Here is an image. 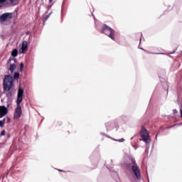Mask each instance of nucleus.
Listing matches in <instances>:
<instances>
[{"mask_svg":"<svg viewBox=\"0 0 182 182\" xmlns=\"http://www.w3.org/2000/svg\"><path fill=\"white\" fill-rule=\"evenodd\" d=\"M23 88L22 87H18L16 105L17 107L14 112V119H21V116H22V108L21 107V103H22V100H23Z\"/></svg>","mask_w":182,"mask_h":182,"instance_id":"nucleus-1","label":"nucleus"},{"mask_svg":"<svg viewBox=\"0 0 182 182\" xmlns=\"http://www.w3.org/2000/svg\"><path fill=\"white\" fill-rule=\"evenodd\" d=\"M102 32L112 41L115 40L114 36H116V31L109 26L104 24L102 28Z\"/></svg>","mask_w":182,"mask_h":182,"instance_id":"nucleus-2","label":"nucleus"},{"mask_svg":"<svg viewBox=\"0 0 182 182\" xmlns=\"http://www.w3.org/2000/svg\"><path fill=\"white\" fill-rule=\"evenodd\" d=\"M14 85V78L11 75H6L4 80V90L5 92H9Z\"/></svg>","mask_w":182,"mask_h":182,"instance_id":"nucleus-3","label":"nucleus"},{"mask_svg":"<svg viewBox=\"0 0 182 182\" xmlns=\"http://www.w3.org/2000/svg\"><path fill=\"white\" fill-rule=\"evenodd\" d=\"M131 161H132V164H133L132 167L133 173L134 174L136 180H141V174L140 173V169H139V166H137L136 160L131 159Z\"/></svg>","mask_w":182,"mask_h":182,"instance_id":"nucleus-4","label":"nucleus"},{"mask_svg":"<svg viewBox=\"0 0 182 182\" xmlns=\"http://www.w3.org/2000/svg\"><path fill=\"white\" fill-rule=\"evenodd\" d=\"M141 137L142 138L143 141L146 144L150 143V136H149V132L146 128H142L141 131Z\"/></svg>","mask_w":182,"mask_h":182,"instance_id":"nucleus-5","label":"nucleus"},{"mask_svg":"<svg viewBox=\"0 0 182 182\" xmlns=\"http://www.w3.org/2000/svg\"><path fill=\"white\" fill-rule=\"evenodd\" d=\"M8 65H10L9 71L11 73H14V71L16 69V58H10Z\"/></svg>","mask_w":182,"mask_h":182,"instance_id":"nucleus-6","label":"nucleus"},{"mask_svg":"<svg viewBox=\"0 0 182 182\" xmlns=\"http://www.w3.org/2000/svg\"><path fill=\"white\" fill-rule=\"evenodd\" d=\"M12 18V13H4L0 16V22H6Z\"/></svg>","mask_w":182,"mask_h":182,"instance_id":"nucleus-7","label":"nucleus"},{"mask_svg":"<svg viewBox=\"0 0 182 182\" xmlns=\"http://www.w3.org/2000/svg\"><path fill=\"white\" fill-rule=\"evenodd\" d=\"M28 50V41H23L20 48V53H24Z\"/></svg>","mask_w":182,"mask_h":182,"instance_id":"nucleus-8","label":"nucleus"},{"mask_svg":"<svg viewBox=\"0 0 182 182\" xmlns=\"http://www.w3.org/2000/svg\"><path fill=\"white\" fill-rule=\"evenodd\" d=\"M8 113V109L4 107H0V119H2V117H4V116H6V114H7Z\"/></svg>","mask_w":182,"mask_h":182,"instance_id":"nucleus-9","label":"nucleus"},{"mask_svg":"<svg viewBox=\"0 0 182 182\" xmlns=\"http://www.w3.org/2000/svg\"><path fill=\"white\" fill-rule=\"evenodd\" d=\"M11 56H13V58H16V56H18V49L15 48L11 52Z\"/></svg>","mask_w":182,"mask_h":182,"instance_id":"nucleus-10","label":"nucleus"},{"mask_svg":"<svg viewBox=\"0 0 182 182\" xmlns=\"http://www.w3.org/2000/svg\"><path fill=\"white\" fill-rule=\"evenodd\" d=\"M5 124V119H2L0 121V127H4Z\"/></svg>","mask_w":182,"mask_h":182,"instance_id":"nucleus-11","label":"nucleus"},{"mask_svg":"<svg viewBox=\"0 0 182 182\" xmlns=\"http://www.w3.org/2000/svg\"><path fill=\"white\" fill-rule=\"evenodd\" d=\"M112 140H114V141H119V143H123V141H124V139H123V138H122L120 139H112Z\"/></svg>","mask_w":182,"mask_h":182,"instance_id":"nucleus-12","label":"nucleus"},{"mask_svg":"<svg viewBox=\"0 0 182 182\" xmlns=\"http://www.w3.org/2000/svg\"><path fill=\"white\" fill-rule=\"evenodd\" d=\"M19 77V73H15L14 75V79H18Z\"/></svg>","mask_w":182,"mask_h":182,"instance_id":"nucleus-13","label":"nucleus"},{"mask_svg":"<svg viewBox=\"0 0 182 182\" xmlns=\"http://www.w3.org/2000/svg\"><path fill=\"white\" fill-rule=\"evenodd\" d=\"M23 66H24L23 63H21V64H20V70H23Z\"/></svg>","mask_w":182,"mask_h":182,"instance_id":"nucleus-14","label":"nucleus"},{"mask_svg":"<svg viewBox=\"0 0 182 182\" xmlns=\"http://www.w3.org/2000/svg\"><path fill=\"white\" fill-rule=\"evenodd\" d=\"M49 16H50V15L47 16L44 18V20H43V23H45V22H46V21H48V19H49Z\"/></svg>","mask_w":182,"mask_h":182,"instance_id":"nucleus-15","label":"nucleus"},{"mask_svg":"<svg viewBox=\"0 0 182 182\" xmlns=\"http://www.w3.org/2000/svg\"><path fill=\"white\" fill-rule=\"evenodd\" d=\"M109 126H110V123L107 122V123L105 124V127H106L107 130H109Z\"/></svg>","mask_w":182,"mask_h":182,"instance_id":"nucleus-16","label":"nucleus"},{"mask_svg":"<svg viewBox=\"0 0 182 182\" xmlns=\"http://www.w3.org/2000/svg\"><path fill=\"white\" fill-rule=\"evenodd\" d=\"M1 136H5V130H3L1 133Z\"/></svg>","mask_w":182,"mask_h":182,"instance_id":"nucleus-17","label":"nucleus"},{"mask_svg":"<svg viewBox=\"0 0 182 182\" xmlns=\"http://www.w3.org/2000/svg\"><path fill=\"white\" fill-rule=\"evenodd\" d=\"M6 0H0V4H4V2H6Z\"/></svg>","mask_w":182,"mask_h":182,"instance_id":"nucleus-18","label":"nucleus"},{"mask_svg":"<svg viewBox=\"0 0 182 182\" xmlns=\"http://www.w3.org/2000/svg\"><path fill=\"white\" fill-rule=\"evenodd\" d=\"M156 55H164V53H155Z\"/></svg>","mask_w":182,"mask_h":182,"instance_id":"nucleus-19","label":"nucleus"},{"mask_svg":"<svg viewBox=\"0 0 182 182\" xmlns=\"http://www.w3.org/2000/svg\"><path fill=\"white\" fill-rule=\"evenodd\" d=\"M173 113L177 114L178 113L177 109H173Z\"/></svg>","mask_w":182,"mask_h":182,"instance_id":"nucleus-20","label":"nucleus"},{"mask_svg":"<svg viewBox=\"0 0 182 182\" xmlns=\"http://www.w3.org/2000/svg\"><path fill=\"white\" fill-rule=\"evenodd\" d=\"M16 0H10L11 2H15Z\"/></svg>","mask_w":182,"mask_h":182,"instance_id":"nucleus-21","label":"nucleus"},{"mask_svg":"<svg viewBox=\"0 0 182 182\" xmlns=\"http://www.w3.org/2000/svg\"><path fill=\"white\" fill-rule=\"evenodd\" d=\"M26 35H29V32L28 31L26 33Z\"/></svg>","mask_w":182,"mask_h":182,"instance_id":"nucleus-22","label":"nucleus"},{"mask_svg":"<svg viewBox=\"0 0 182 182\" xmlns=\"http://www.w3.org/2000/svg\"><path fill=\"white\" fill-rule=\"evenodd\" d=\"M101 134H102V136H105V134H104V133H101Z\"/></svg>","mask_w":182,"mask_h":182,"instance_id":"nucleus-23","label":"nucleus"},{"mask_svg":"<svg viewBox=\"0 0 182 182\" xmlns=\"http://www.w3.org/2000/svg\"><path fill=\"white\" fill-rule=\"evenodd\" d=\"M52 1H53V0H49L50 2H52Z\"/></svg>","mask_w":182,"mask_h":182,"instance_id":"nucleus-24","label":"nucleus"},{"mask_svg":"<svg viewBox=\"0 0 182 182\" xmlns=\"http://www.w3.org/2000/svg\"><path fill=\"white\" fill-rule=\"evenodd\" d=\"M155 139H157V135L156 136Z\"/></svg>","mask_w":182,"mask_h":182,"instance_id":"nucleus-25","label":"nucleus"},{"mask_svg":"<svg viewBox=\"0 0 182 182\" xmlns=\"http://www.w3.org/2000/svg\"><path fill=\"white\" fill-rule=\"evenodd\" d=\"M131 140H133V137L131 138Z\"/></svg>","mask_w":182,"mask_h":182,"instance_id":"nucleus-26","label":"nucleus"},{"mask_svg":"<svg viewBox=\"0 0 182 182\" xmlns=\"http://www.w3.org/2000/svg\"><path fill=\"white\" fill-rule=\"evenodd\" d=\"M59 171H62V170H59Z\"/></svg>","mask_w":182,"mask_h":182,"instance_id":"nucleus-27","label":"nucleus"}]
</instances>
